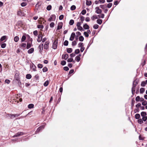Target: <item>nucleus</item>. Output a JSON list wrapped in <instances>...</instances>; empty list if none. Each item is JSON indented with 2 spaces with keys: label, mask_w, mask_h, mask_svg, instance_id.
I'll return each instance as SVG.
<instances>
[{
  "label": "nucleus",
  "mask_w": 147,
  "mask_h": 147,
  "mask_svg": "<svg viewBox=\"0 0 147 147\" xmlns=\"http://www.w3.org/2000/svg\"><path fill=\"white\" fill-rule=\"evenodd\" d=\"M20 115V114H8V116L10 117L11 119H14L16 117H18Z\"/></svg>",
  "instance_id": "f257e3e1"
},
{
  "label": "nucleus",
  "mask_w": 147,
  "mask_h": 147,
  "mask_svg": "<svg viewBox=\"0 0 147 147\" xmlns=\"http://www.w3.org/2000/svg\"><path fill=\"white\" fill-rule=\"evenodd\" d=\"M42 32H40L38 36V39L37 41L38 42H40L42 40Z\"/></svg>",
  "instance_id": "f03ea898"
},
{
  "label": "nucleus",
  "mask_w": 147,
  "mask_h": 147,
  "mask_svg": "<svg viewBox=\"0 0 147 147\" xmlns=\"http://www.w3.org/2000/svg\"><path fill=\"white\" fill-rule=\"evenodd\" d=\"M57 40H55L54 41L53 45V48L54 49H57Z\"/></svg>",
  "instance_id": "7ed1b4c3"
},
{
  "label": "nucleus",
  "mask_w": 147,
  "mask_h": 147,
  "mask_svg": "<svg viewBox=\"0 0 147 147\" xmlns=\"http://www.w3.org/2000/svg\"><path fill=\"white\" fill-rule=\"evenodd\" d=\"M56 18V16L55 15H52L48 19V21L51 22L52 21H55Z\"/></svg>",
  "instance_id": "20e7f679"
},
{
  "label": "nucleus",
  "mask_w": 147,
  "mask_h": 147,
  "mask_svg": "<svg viewBox=\"0 0 147 147\" xmlns=\"http://www.w3.org/2000/svg\"><path fill=\"white\" fill-rule=\"evenodd\" d=\"M76 36L74 32H73L71 34V36L69 38V40L71 41H73Z\"/></svg>",
  "instance_id": "39448f33"
},
{
  "label": "nucleus",
  "mask_w": 147,
  "mask_h": 147,
  "mask_svg": "<svg viewBox=\"0 0 147 147\" xmlns=\"http://www.w3.org/2000/svg\"><path fill=\"white\" fill-rule=\"evenodd\" d=\"M63 25V23L62 22H61L59 23L58 24L57 26V30H59L60 29H61L62 28V26Z\"/></svg>",
  "instance_id": "423d86ee"
},
{
  "label": "nucleus",
  "mask_w": 147,
  "mask_h": 147,
  "mask_svg": "<svg viewBox=\"0 0 147 147\" xmlns=\"http://www.w3.org/2000/svg\"><path fill=\"white\" fill-rule=\"evenodd\" d=\"M95 9L96 10V12L97 13L100 14L101 13L102 10L100 9H99L98 7H96L95 8Z\"/></svg>",
  "instance_id": "0eeeda50"
},
{
  "label": "nucleus",
  "mask_w": 147,
  "mask_h": 147,
  "mask_svg": "<svg viewBox=\"0 0 147 147\" xmlns=\"http://www.w3.org/2000/svg\"><path fill=\"white\" fill-rule=\"evenodd\" d=\"M49 42L47 41L45 43V44L44 45V48L45 49H47L49 47Z\"/></svg>",
  "instance_id": "6e6552de"
},
{
  "label": "nucleus",
  "mask_w": 147,
  "mask_h": 147,
  "mask_svg": "<svg viewBox=\"0 0 147 147\" xmlns=\"http://www.w3.org/2000/svg\"><path fill=\"white\" fill-rule=\"evenodd\" d=\"M44 127V126L43 125H42L40 126L37 129L36 131V132H39L41 129H43Z\"/></svg>",
  "instance_id": "1a4fd4ad"
},
{
  "label": "nucleus",
  "mask_w": 147,
  "mask_h": 147,
  "mask_svg": "<svg viewBox=\"0 0 147 147\" xmlns=\"http://www.w3.org/2000/svg\"><path fill=\"white\" fill-rule=\"evenodd\" d=\"M30 67L33 70V71H36V67L35 66V65H31L30 66Z\"/></svg>",
  "instance_id": "9d476101"
},
{
  "label": "nucleus",
  "mask_w": 147,
  "mask_h": 147,
  "mask_svg": "<svg viewBox=\"0 0 147 147\" xmlns=\"http://www.w3.org/2000/svg\"><path fill=\"white\" fill-rule=\"evenodd\" d=\"M141 115L142 117H146V115H147V114L146 112H142L141 113Z\"/></svg>",
  "instance_id": "9b49d317"
},
{
  "label": "nucleus",
  "mask_w": 147,
  "mask_h": 147,
  "mask_svg": "<svg viewBox=\"0 0 147 147\" xmlns=\"http://www.w3.org/2000/svg\"><path fill=\"white\" fill-rule=\"evenodd\" d=\"M34 51V49L33 48H31L28 51V53L29 54H31Z\"/></svg>",
  "instance_id": "f8f14e48"
},
{
  "label": "nucleus",
  "mask_w": 147,
  "mask_h": 147,
  "mask_svg": "<svg viewBox=\"0 0 147 147\" xmlns=\"http://www.w3.org/2000/svg\"><path fill=\"white\" fill-rule=\"evenodd\" d=\"M68 57V55L67 54H66L64 55H62V58L63 59L66 60Z\"/></svg>",
  "instance_id": "ddd939ff"
},
{
  "label": "nucleus",
  "mask_w": 147,
  "mask_h": 147,
  "mask_svg": "<svg viewBox=\"0 0 147 147\" xmlns=\"http://www.w3.org/2000/svg\"><path fill=\"white\" fill-rule=\"evenodd\" d=\"M32 45V42H28L26 46V48L28 49L31 47Z\"/></svg>",
  "instance_id": "4468645a"
},
{
  "label": "nucleus",
  "mask_w": 147,
  "mask_h": 147,
  "mask_svg": "<svg viewBox=\"0 0 147 147\" xmlns=\"http://www.w3.org/2000/svg\"><path fill=\"white\" fill-rule=\"evenodd\" d=\"M84 28L86 29H88L89 28V26L86 24H85L83 26Z\"/></svg>",
  "instance_id": "2eb2a0df"
},
{
  "label": "nucleus",
  "mask_w": 147,
  "mask_h": 147,
  "mask_svg": "<svg viewBox=\"0 0 147 147\" xmlns=\"http://www.w3.org/2000/svg\"><path fill=\"white\" fill-rule=\"evenodd\" d=\"M23 134V133L22 132H19L16 134L13 137L19 136H20L22 135Z\"/></svg>",
  "instance_id": "dca6fc26"
},
{
  "label": "nucleus",
  "mask_w": 147,
  "mask_h": 147,
  "mask_svg": "<svg viewBox=\"0 0 147 147\" xmlns=\"http://www.w3.org/2000/svg\"><path fill=\"white\" fill-rule=\"evenodd\" d=\"M92 4V2L91 1H86V4L88 6H90Z\"/></svg>",
  "instance_id": "f3484780"
},
{
  "label": "nucleus",
  "mask_w": 147,
  "mask_h": 147,
  "mask_svg": "<svg viewBox=\"0 0 147 147\" xmlns=\"http://www.w3.org/2000/svg\"><path fill=\"white\" fill-rule=\"evenodd\" d=\"M145 91V89L144 88H140V92L141 94H142Z\"/></svg>",
  "instance_id": "a211bd4d"
},
{
  "label": "nucleus",
  "mask_w": 147,
  "mask_h": 147,
  "mask_svg": "<svg viewBox=\"0 0 147 147\" xmlns=\"http://www.w3.org/2000/svg\"><path fill=\"white\" fill-rule=\"evenodd\" d=\"M140 117V115L139 114H136L135 115V117L136 119H139Z\"/></svg>",
  "instance_id": "6ab92c4d"
},
{
  "label": "nucleus",
  "mask_w": 147,
  "mask_h": 147,
  "mask_svg": "<svg viewBox=\"0 0 147 147\" xmlns=\"http://www.w3.org/2000/svg\"><path fill=\"white\" fill-rule=\"evenodd\" d=\"M34 105L33 104H31L29 105L28 106V107L29 109H31L34 107Z\"/></svg>",
  "instance_id": "aec40b11"
},
{
  "label": "nucleus",
  "mask_w": 147,
  "mask_h": 147,
  "mask_svg": "<svg viewBox=\"0 0 147 147\" xmlns=\"http://www.w3.org/2000/svg\"><path fill=\"white\" fill-rule=\"evenodd\" d=\"M97 22L99 24H101L102 22V20L100 19H98L97 20Z\"/></svg>",
  "instance_id": "412c9836"
},
{
  "label": "nucleus",
  "mask_w": 147,
  "mask_h": 147,
  "mask_svg": "<svg viewBox=\"0 0 147 147\" xmlns=\"http://www.w3.org/2000/svg\"><path fill=\"white\" fill-rule=\"evenodd\" d=\"M138 122L140 124H142L143 123V122L142 119H140L138 120Z\"/></svg>",
  "instance_id": "4be33fe9"
},
{
  "label": "nucleus",
  "mask_w": 147,
  "mask_h": 147,
  "mask_svg": "<svg viewBox=\"0 0 147 147\" xmlns=\"http://www.w3.org/2000/svg\"><path fill=\"white\" fill-rule=\"evenodd\" d=\"M49 84V81L48 80L46 81L44 84V85L45 86H47Z\"/></svg>",
  "instance_id": "5701e85b"
},
{
  "label": "nucleus",
  "mask_w": 147,
  "mask_h": 147,
  "mask_svg": "<svg viewBox=\"0 0 147 147\" xmlns=\"http://www.w3.org/2000/svg\"><path fill=\"white\" fill-rule=\"evenodd\" d=\"M6 38V36H2L0 39V40L1 41H3V40H5Z\"/></svg>",
  "instance_id": "b1692460"
},
{
  "label": "nucleus",
  "mask_w": 147,
  "mask_h": 147,
  "mask_svg": "<svg viewBox=\"0 0 147 147\" xmlns=\"http://www.w3.org/2000/svg\"><path fill=\"white\" fill-rule=\"evenodd\" d=\"M74 21L73 20H70L69 24L70 25H72L74 24Z\"/></svg>",
  "instance_id": "393cba45"
},
{
  "label": "nucleus",
  "mask_w": 147,
  "mask_h": 147,
  "mask_svg": "<svg viewBox=\"0 0 147 147\" xmlns=\"http://www.w3.org/2000/svg\"><path fill=\"white\" fill-rule=\"evenodd\" d=\"M76 9V7L74 5H73L71 7V10H74Z\"/></svg>",
  "instance_id": "a878e982"
},
{
  "label": "nucleus",
  "mask_w": 147,
  "mask_h": 147,
  "mask_svg": "<svg viewBox=\"0 0 147 147\" xmlns=\"http://www.w3.org/2000/svg\"><path fill=\"white\" fill-rule=\"evenodd\" d=\"M31 76L30 74H28L26 75V78L28 79H30L31 78Z\"/></svg>",
  "instance_id": "bb28decb"
},
{
  "label": "nucleus",
  "mask_w": 147,
  "mask_h": 147,
  "mask_svg": "<svg viewBox=\"0 0 147 147\" xmlns=\"http://www.w3.org/2000/svg\"><path fill=\"white\" fill-rule=\"evenodd\" d=\"M84 38L82 36H80L79 38V40L80 41H83L84 40Z\"/></svg>",
  "instance_id": "cd10ccee"
},
{
  "label": "nucleus",
  "mask_w": 147,
  "mask_h": 147,
  "mask_svg": "<svg viewBox=\"0 0 147 147\" xmlns=\"http://www.w3.org/2000/svg\"><path fill=\"white\" fill-rule=\"evenodd\" d=\"M19 40V37L18 36H16L14 38V40L15 42H17Z\"/></svg>",
  "instance_id": "c85d7f7f"
},
{
  "label": "nucleus",
  "mask_w": 147,
  "mask_h": 147,
  "mask_svg": "<svg viewBox=\"0 0 147 147\" xmlns=\"http://www.w3.org/2000/svg\"><path fill=\"white\" fill-rule=\"evenodd\" d=\"M68 44V42L67 40H65L63 43L64 45L65 46H67Z\"/></svg>",
  "instance_id": "c756f323"
},
{
  "label": "nucleus",
  "mask_w": 147,
  "mask_h": 147,
  "mask_svg": "<svg viewBox=\"0 0 147 147\" xmlns=\"http://www.w3.org/2000/svg\"><path fill=\"white\" fill-rule=\"evenodd\" d=\"M147 104V102L146 100H144L142 103V105L144 106H145Z\"/></svg>",
  "instance_id": "7c9ffc66"
},
{
  "label": "nucleus",
  "mask_w": 147,
  "mask_h": 147,
  "mask_svg": "<svg viewBox=\"0 0 147 147\" xmlns=\"http://www.w3.org/2000/svg\"><path fill=\"white\" fill-rule=\"evenodd\" d=\"M67 51L68 53H70L72 51V49L71 48H68L67 49Z\"/></svg>",
  "instance_id": "2f4dec72"
},
{
  "label": "nucleus",
  "mask_w": 147,
  "mask_h": 147,
  "mask_svg": "<svg viewBox=\"0 0 147 147\" xmlns=\"http://www.w3.org/2000/svg\"><path fill=\"white\" fill-rule=\"evenodd\" d=\"M26 36H24V35L22 37V38L21 41L22 42H24L26 40Z\"/></svg>",
  "instance_id": "473e14b6"
},
{
  "label": "nucleus",
  "mask_w": 147,
  "mask_h": 147,
  "mask_svg": "<svg viewBox=\"0 0 147 147\" xmlns=\"http://www.w3.org/2000/svg\"><path fill=\"white\" fill-rule=\"evenodd\" d=\"M76 60L77 61H79L80 60V57L79 56H77L76 57Z\"/></svg>",
  "instance_id": "72a5a7b5"
},
{
  "label": "nucleus",
  "mask_w": 147,
  "mask_h": 147,
  "mask_svg": "<svg viewBox=\"0 0 147 147\" xmlns=\"http://www.w3.org/2000/svg\"><path fill=\"white\" fill-rule=\"evenodd\" d=\"M99 26L97 24H94L93 26V28L95 29H97L98 28Z\"/></svg>",
  "instance_id": "f704fd0d"
},
{
  "label": "nucleus",
  "mask_w": 147,
  "mask_h": 147,
  "mask_svg": "<svg viewBox=\"0 0 147 147\" xmlns=\"http://www.w3.org/2000/svg\"><path fill=\"white\" fill-rule=\"evenodd\" d=\"M146 84V83L145 81H143L142 82L141 84V86H142L144 87V86Z\"/></svg>",
  "instance_id": "c9c22d12"
},
{
  "label": "nucleus",
  "mask_w": 147,
  "mask_h": 147,
  "mask_svg": "<svg viewBox=\"0 0 147 147\" xmlns=\"http://www.w3.org/2000/svg\"><path fill=\"white\" fill-rule=\"evenodd\" d=\"M98 18L97 17V16L95 15L93 16L92 17H91V19L94 20L95 19H97Z\"/></svg>",
  "instance_id": "e433bc0d"
},
{
  "label": "nucleus",
  "mask_w": 147,
  "mask_h": 147,
  "mask_svg": "<svg viewBox=\"0 0 147 147\" xmlns=\"http://www.w3.org/2000/svg\"><path fill=\"white\" fill-rule=\"evenodd\" d=\"M37 28H38L42 29L44 28V26L42 25H37Z\"/></svg>",
  "instance_id": "4c0bfd02"
},
{
  "label": "nucleus",
  "mask_w": 147,
  "mask_h": 147,
  "mask_svg": "<svg viewBox=\"0 0 147 147\" xmlns=\"http://www.w3.org/2000/svg\"><path fill=\"white\" fill-rule=\"evenodd\" d=\"M55 25V24L54 22H51L50 24V27L51 28H53L54 27Z\"/></svg>",
  "instance_id": "58836bf2"
},
{
  "label": "nucleus",
  "mask_w": 147,
  "mask_h": 147,
  "mask_svg": "<svg viewBox=\"0 0 147 147\" xmlns=\"http://www.w3.org/2000/svg\"><path fill=\"white\" fill-rule=\"evenodd\" d=\"M51 8V6L50 5H49L47 6V9L48 10H50Z\"/></svg>",
  "instance_id": "ea45409f"
},
{
  "label": "nucleus",
  "mask_w": 147,
  "mask_h": 147,
  "mask_svg": "<svg viewBox=\"0 0 147 147\" xmlns=\"http://www.w3.org/2000/svg\"><path fill=\"white\" fill-rule=\"evenodd\" d=\"M85 18L84 17L82 16H81L80 17V20L82 22H83V21L84 20Z\"/></svg>",
  "instance_id": "a19ab883"
},
{
  "label": "nucleus",
  "mask_w": 147,
  "mask_h": 147,
  "mask_svg": "<svg viewBox=\"0 0 147 147\" xmlns=\"http://www.w3.org/2000/svg\"><path fill=\"white\" fill-rule=\"evenodd\" d=\"M140 97L139 96H137L136 98V100L137 101H140Z\"/></svg>",
  "instance_id": "79ce46f5"
},
{
  "label": "nucleus",
  "mask_w": 147,
  "mask_h": 147,
  "mask_svg": "<svg viewBox=\"0 0 147 147\" xmlns=\"http://www.w3.org/2000/svg\"><path fill=\"white\" fill-rule=\"evenodd\" d=\"M112 3H108L107 4V7L108 8H110L112 6Z\"/></svg>",
  "instance_id": "37998d69"
},
{
  "label": "nucleus",
  "mask_w": 147,
  "mask_h": 147,
  "mask_svg": "<svg viewBox=\"0 0 147 147\" xmlns=\"http://www.w3.org/2000/svg\"><path fill=\"white\" fill-rule=\"evenodd\" d=\"M100 7L102 9H105L106 7V6L104 5H100Z\"/></svg>",
  "instance_id": "c03bdc74"
},
{
  "label": "nucleus",
  "mask_w": 147,
  "mask_h": 147,
  "mask_svg": "<svg viewBox=\"0 0 147 147\" xmlns=\"http://www.w3.org/2000/svg\"><path fill=\"white\" fill-rule=\"evenodd\" d=\"M84 35L85 36L87 37H88L89 36V35L88 34V33L86 32H85L84 33Z\"/></svg>",
  "instance_id": "a18cd8bd"
},
{
  "label": "nucleus",
  "mask_w": 147,
  "mask_h": 147,
  "mask_svg": "<svg viewBox=\"0 0 147 147\" xmlns=\"http://www.w3.org/2000/svg\"><path fill=\"white\" fill-rule=\"evenodd\" d=\"M86 13V11L85 9H84L81 12V13L82 15H84Z\"/></svg>",
  "instance_id": "49530a36"
},
{
  "label": "nucleus",
  "mask_w": 147,
  "mask_h": 147,
  "mask_svg": "<svg viewBox=\"0 0 147 147\" xmlns=\"http://www.w3.org/2000/svg\"><path fill=\"white\" fill-rule=\"evenodd\" d=\"M75 53L78 54L80 53V50L79 49H76L75 51Z\"/></svg>",
  "instance_id": "de8ad7c7"
},
{
  "label": "nucleus",
  "mask_w": 147,
  "mask_h": 147,
  "mask_svg": "<svg viewBox=\"0 0 147 147\" xmlns=\"http://www.w3.org/2000/svg\"><path fill=\"white\" fill-rule=\"evenodd\" d=\"M142 120L143 121H145L147 120V116L142 117Z\"/></svg>",
  "instance_id": "09e8293b"
},
{
  "label": "nucleus",
  "mask_w": 147,
  "mask_h": 147,
  "mask_svg": "<svg viewBox=\"0 0 147 147\" xmlns=\"http://www.w3.org/2000/svg\"><path fill=\"white\" fill-rule=\"evenodd\" d=\"M141 105L140 103H139L136 105V107L137 108H138L141 106Z\"/></svg>",
  "instance_id": "8fccbe9b"
},
{
  "label": "nucleus",
  "mask_w": 147,
  "mask_h": 147,
  "mask_svg": "<svg viewBox=\"0 0 147 147\" xmlns=\"http://www.w3.org/2000/svg\"><path fill=\"white\" fill-rule=\"evenodd\" d=\"M77 44L76 42V41L74 40L72 42V46L76 45Z\"/></svg>",
  "instance_id": "3c124183"
},
{
  "label": "nucleus",
  "mask_w": 147,
  "mask_h": 147,
  "mask_svg": "<svg viewBox=\"0 0 147 147\" xmlns=\"http://www.w3.org/2000/svg\"><path fill=\"white\" fill-rule=\"evenodd\" d=\"M83 43H82V42H80L78 44V47H82V46H83Z\"/></svg>",
  "instance_id": "603ef678"
},
{
  "label": "nucleus",
  "mask_w": 147,
  "mask_h": 147,
  "mask_svg": "<svg viewBox=\"0 0 147 147\" xmlns=\"http://www.w3.org/2000/svg\"><path fill=\"white\" fill-rule=\"evenodd\" d=\"M6 46V44L5 43H3L1 45V47L2 48H5Z\"/></svg>",
  "instance_id": "864d4df0"
},
{
  "label": "nucleus",
  "mask_w": 147,
  "mask_h": 147,
  "mask_svg": "<svg viewBox=\"0 0 147 147\" xmlns=\"http://www.w3.org/2000/svg\"><path fill=\"white\" fill-rule=\"evenodd\" d=\"M78 29L79 30H83V28L81 26L77 27Z\"/></svg>",
  "instance_id": "5fc2aeb1"
},
{
  "label": "nucleus",
  "mask_w": 147,
  "mask_h": 147,
  "mask_svg": "<svg viewBox=\"0 0 147 147\" xmlns=\"http://www.w3.org/2000/svg\"><path fill=\"white\" fill-rule=\"evenodd\" d=\"M135 86H133L132 88V92L133 94L134 92H135Z\"/></svg>",
  "instance_id": "6e6d98bb"
},
{
  "label": "nucleus",
  "mask_w": 147,
  "mask_h": 147,
  "mask_svg": "<svg viewBox=\"0 0 147 147\" xmlns=\"http://www.w3.org/2000/svg\"><path fill=\"white\" fill-rule=\"evenodd\" d=\"M42 70L44 72H45L47 71L48 69L47 67H44L43 68Z\"/></svg>",
  "instance_id": "4d7b16f0"
},
{
  "label": "nucleus",
  "mask_w": 147,
  "mask_h": 147,
  "mask_svg": "<svg viewBox=\"0 0 147 147\" xmlns=\"http://www.w3.org/2000/svg\"><path fill=\"white\" fill-rule=\"evenodd\" d=\"M33 34L35 36H37L38 34V31L37 30H35L33 32Z\"/></svg>",
  "instance_id": "13d9d810"
},
{
  "label": "nucleus",
  "mask_w": 147,
  "mask_h": 147,
  "mask_svg": "<svg viewBox=\"0 0 147 147\" xmlns=\"http://www.w3.org/2000/svg\"><path fill=\"white\" fill-rule=\"evenodd\" d=\"M26 5V2H23L21 4V5L22 7L25 6Z\"/></svg>",
  "instance_id": "bf43d9fd"
},
{
  "label": "nucleus",
  "mask_w": 147,
  "mask_h": 147,
  "mask_svg": "<svg viewBox=\"0 0 147 147\" xmlns=\"http://www.w3.org/2000/svg\"><path fill=\"white\" fill-rule=\"evenodd\" d=\"M63 17H64V16L63 15H60L59 16V19L60 20H62V19H63Z\"/></svg>",
  "instance_id": "052dcab7"
},
{
  "label": "nucleus",
  "mask_w": 147,
  "mask_h": 147,
  "mask_svg": "<svg viewBox=\"0 0 147 147\" xmlns=\"http://www.w3.org/2000/svg\"><path fill=\"white\" fill-rule=\"evenodd\" d=\"M21 47H25L26 46V44L25 43H22L21 45Z\"/></svg>",
  "instance_id": "680f3d73"
},
{
  "label": "nucleus",
  "mask_w": 147,
  "mask_h": 147,
  "mask_svg": "<svg viewBox=\"0 0 147 147\" xmlns=\"http://www.w3.org/2000/svg\"><path fill=\"white\" fill-rule=\"evenodd\" d=\"M10 82V81L9 80H6L5 81V82L7 84H9Z\"/></svg>",
  "instance_id": "e2e57ef3"
},
{
  "label": "nucleus",
  "mask_w": 147,
  "mask_h": 147,
  "mask_svg": "<svg viewBox=\"0 0 147 147\" xmlns=\"http://www.w3.org/2000/svg\"><path fill=\"white\" fill-rule=\"evenodd\" d=\"M73 60V59L72 58H70L69 59H68L67 61L68 62H71Z\"/></svg>",
  "instance_id": "0e129e2a"
},
{
  "label": "nucleus",
  "mask_w": 147,
  "mask_h": 147,
  "mask_svg": "<svg viewBox=\"0 0 147 147\" xmlns=\"http://www.w3.org/2000/svg\"><path fill=\"white\" fill-rule=\"evenodd\" d=\"M81 24V22H78L76 24V26L77 27L80 26V25Z\"/></svg>",
  "instance_id": "69168bd1"
},
{
  "label": "nucleus",
  "mask_w": 147,
  "mask_h": 147,
  "mask_svg": "<svg viewBox=\"0 0 147 147\" xmlns=\"http://www.w3.org/2000/svg\"><path fill=\"white\" fill-rule=\"evenodd\" d=\"M64 70L65 71H67L69 70V68L67 67H64Z\"/></svg>",
  "instance_id": "338daca9"
},
{
  "label": "nucleus",
  "mask_w": 147,
  "mask_h": 147,
  "mask_svg": "<svg viewBox=\"0 0 147 147\" xmlns=\"http://www.w3.org/2000/svg\"><path fill=\"white\" fill-rule=\"evenodd\" d=\"M85 20L86 22H89L90 20V18L89 17H86V18Z\"/></svg>",
  "instance_id": "774afa93"
}]
</instances>
